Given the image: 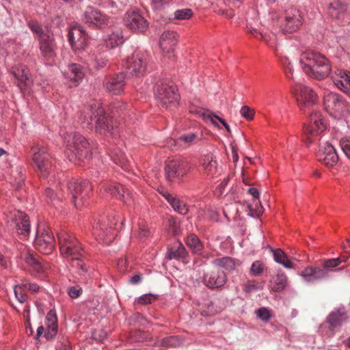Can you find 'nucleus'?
<instances>
[{"mask_svg":"<svg viewBox=\"0 0 350 350\" xmlns=\"http://www.w3.org/2000/svg\"><path fill=\"white\" fill-rule=\"evenodd\" d=\"M59 250L62 256L70 261L72 268L81 277L88 273V267L84 262L86 252L75 235L68 232H61L58 234Z\"/></svg>","mask_w":350,"mask_h":350,"instance_id":"nucleus-1","label":"nucleus"},{"mask_svg":"<svg viewBox=\"0 0 350 350\" xmlns=\"http://www.w3.org/2000/svg\"><path fill=\"white\" fill-rule=\"evenodd\" d=\"M81 123L88 128L94 129L100 134L111 133L113 130V125L111 117L107 116L101 103L97 100H92L80 111Z\"/></svg>","mask_w":350,"mask_h":350,"instance_id":"nucleus-2","label":"nucleus"},{"mask_svg":"<svg viewBox=\"0 0 350 350\" xmlns=\"http://www.w3.org/2000/svg\"><path fill=\"white\" fill-rule=\"evenodd\" d=\"M300 64L304 72L310 77L322 80L331 72L329 59L323 54L314 51H306L301 54Z\"/></svg>","mask_w":350,"mask_h":350,"instance_id":"nucleus-3","label":"nucleus"},{"mask_svg":"<svg viewBox=\"0 0 350 350\" xmlns=\"http://www.w3.org/2000/svg\"><path fill=\"white\" fill-rule=\"evenodd\" d=\"M31 159L37 173L47 177L53 168V158L48 148L42 144H37L31 148Z\"/></svg>","mask_w":350,"mask_h":350,"instance_id":"nucleus-4","label":"nucleus"},{"mask_svg":"<svg viewBox=\"0 0 350 350\" xmlns=\"http://www.w3.org/2000/svg\"><path fill=\"white\" fill-rule=\"evenodd\" d=\"M64 141L68 149L79 160L89 159L91 156V148L88 139L77 132H66Z\"/></svg>","mask_w":350,"mask_h":350,"instance_id":"nucleus-5","label":"nucleus"},{"mask_svg":"<svg viewBox=\"0 0 350 350\" xmlns=\"http://www.w3.org/2000/svg\"><path fill=\"white\" fill-rule=\"evenodd\" d=\"M176 90V87L173 85L164 82L157 84L154 88V95L158 105L165 109L176 106L179 99V95Z\"/></svg>","mask_w":350,"mask_h":350,"instance_id":"nucleus-6","label":"nucleus"},{"mask_svg":"<svg viewBox=\"0 0 350 350\" xmlns=\"http://www.w3.org/2000/svg\"><path fill=\"white\" fill-rule=\"evenodd\" d=\"M326 129L325 120L319 111H312L310 116V123L303 127L304 140L307 144L314 142L313 138Z\"/></svg>","mask_w":350,"mask_h":350,"instance_id":"nucleus-7","label":"nucleus"},{"mask_svg":"<svg viewBox=\"0 0 350 350\" xmlns=\"http://www.w3.org/2000/svg\"><path fill=\"white\" fill-rule=\"evenodd\" d=\"M68 189L75 207L79 208L85 205L91 191V185L88 180L70 181Z\"/></svg>","mask_w":350,"mask_h":350,"instance_id":"nucleus-8","label":"nucleus"},{"mask_svg":"<svg viewBox=\"0 0 350 350\" xmlns=\"http://www.w3.org/2000/svg\"><path fill=\"white\" fill-rule=\"evenodd\" d=\"M301 16L299 11L291 8L284 11L278 18L279 24L282 31L292 33L296 31L301 25Z\"/></svg>","mask_w":350,"mask_h":350,"instance_id":"nucleus-9","label":"nucleus"},{"mask_svg":"<svg viewBox=\"0 0 350 350\" xmlns=\"http://www.w3.org/2000/svg\"><path fill=\"white\" fill-rule=\"evenodd\" d=\"M124 25L131 31L144 33L149 27V23L137 10H128L123 18Z\"/></svg>","mask_w":350,"mask_h":350,"instance_id":"nucleus-10","label":"nucleus"},{"mask_svg":"<svg viewBox=\"0 0 350 350\" xmlns=\"http://www.w3.org/2000/svg\"><path fill=\"white\" fill-rule=\"evenodd\" d=\"M146 55L136 52L129 56L125 63L126 74L131 77H140L146 72L147 67Z\"/></svg>","mask_w":350,"mask_h":350,"instance_id":"nucleus-11","label":"nucleus"},{"mask_svg":"<svg viewBox=\"0 0 350 350\" xmlns=\"http://www.w3.org/2000/svg\"><path fill=\"white\" fill-rule=\"evenodd\" d=\"M83 21L90 27L95 29H104L109 26L110 21L109 17L99 10L88 7L82 16Z\"/></svg>","mask_w":350,"mask_h":350,"instance_id":"nucleus-12","label":"nucleus"},{"mask_svg":"<svg viewBox=\"0 0 350 350\" xmlns=\"http://www.w3.org/2000/svg\"><path fill=\"white\" fill-rule=\"evenodd\" d=\"M8 223L18 234L26 237L30 233V224L28 216L23 212L15 210L7 215Z\"/></svg>","mask_w":350,"mask_h":350,"instance_id":"nucleus-13","label":"nucleus"},{"mask_svg":"<svg viewBox=\"0 0 350 350\" xmlns=\"http://www.w3.org/2000/svg\"><path fill=\"white\" fill-rule=\"evenodd\" d=\"M8 223L18 234L26 237L30 233V224L28 216L23 212L15 210L7 215Z\"/></svg>","mask_w":350,"mask_h":350,"instance_id":"nucleus-14","label":"nucleus"},{"mask_svg":"<svg viewBox=\"0 0 350 350\" xmlns=\"http://www.w3.org/2000/svg\"><path fill=\"white\" fill-rule=\"evenodd\" d=\"M191 169V164L187 160H173L168 162L165 167V176L168 180H180Z\"/></svg>","mask_w":350,"mask_h":350,"instance_id":"nucleus-15","label":"nucleus"},{"mask_svg":"<svg viewBox=\"0 0 350 350\" xmlns=\"http://www.w3.org/2000/svg\"><path fill=\"white\" fill-rule=\"evenodd\" d=\"M68 40L76 53L83 52L88 46V35L81 25H75L70 29Z\"/></svg>","mask_w":350,"mask_h":350,"instance_id":"nucleus-16","label":"nucleus"},{"mask_svg":"<svg viewBox=\"0 0 350 350\" xmlns=\"http://www.w3.org/2000/svg\"><path fill=\"white\" fill-rule=\"evenodd\" d=\"M33 245L40 252L46 255L50 254L55 246L54 236L49 230L38 232Z\"/></svg>","mask_w":350,"mask_h":350,"instance_id":"nucleus-17","label":"nucleus"},{"mask_svg":"<svg viewBox=\"0 0 350 350\" xmlns=\"http://www.w3.org/2000/svg\"><path fill=\"white\" fill-rule=\"evenodd\" d=\"M318 160L327 167H334L338 161V156L334 146L327 142L321 144L317 153Z\"/></svg>","mask_w":350,"mask_h":350,"instance_id":"nucleus-18","label":"nucleus"},{"mask_svg":"<svg viewBox=\"0 0 350 350\" xmlns=\"http://www.w3.org/2000/svg\"><path fill=\"white\" fill-rule=\"evenodd\" d=\"M294 92L301 110L304 108H310L316 100V94L309 87L296 85Z\"/></svg>","mask_w":350,"mask_h":350,"instance_id":"nucleus-19","label":"nucleus"},{"mask_svg":"<svg viewBox=\"0 0 350 350\" xmlns=\"http://www.w3.org/2000/svg\"><path fill=\"white\" fill-rule=\"evenodd\" d=\"M325 109L332 115L340 114L346 109L343 98L338 94L329 92L324 96Z\"/></svg>","mask_w":350,"mask_h":350,"instance_id":"nucleus-20","label":"nucleus"},{"mask_svg":"<svg viewBox=\"0 0 350 350\" xmlns=\"http://www.w3.org/2000/svg\"><path fill=\"white\" fill-rule=\"evenodd\" d=\"M227 277L224 271L216 266L207 271L203 277L204 284L210 288H217L224 286Z\"/></svg>","mask_w":350,"mask_h":350,"instance_id":"nucleus-21","label":"nucleus"},{"mask_svg":"<svg viewBox=\"0 0 350 350\" xmlns=\"http://www.w3.org/2000/svg\"><path fill=\"white\" fill-rule=\"evenodd\" d=\"M112 225H109L105 217L95 219L92 225L93 234L104 243H109L111 241V237Z\"/></svg>","mask_w":350,"mask_h":350,"instance_id":"nucleus-22","label":"nucleus"},{"mask_svg":"<svg viewBox=\"0 0 350 350\" xmlns=\"http://www.w3.org/2000/svg\"><path fill=\"white\" fill-rule=\"evenodd\" d=\"M42 55L46 59H52L56 55V45L52 33H42L39 40Z\"/></svg>","mask_w":350,"mask_h":350,"instance_id":"nucleus-23","label":"nucleus"},{"mask_svg":"<svg viewBox=\"0 0 350 350\" xmlns=\"http://www.w3.org/2000/svg\"><path fill=\"white\" fill-rule=\"evenodd\" d=\"M12 73L17 80L16 84L21 89H25L33 83V79L28 68L23 64L12 68Z\"/></svg>","mask_w":350,"mask_h":350,"instance_id":"nucleus-24","label":"nucleus"},{"mask_svg":"<svg viewBox=\"0 0 350 350\" xmlns=\"http://www.w3.org/2000/svg\"><path fill=\"white\" fill-rule=\"evenodd\" d=\"M124 79L125 75L122 72L115 76L107 77L103 81L104 87L109 92L119 94L123 91L125 85Z\"/></svg>","mask_w":350,"mask_h":350,"instance_id":"nucleus-25","label":"nucleus"},{"mask_svg":"<svg viewBox=\"0 0 350 350\" xmlns=\"http://www.w3.org/2000/svg\"><path fill=\"white\" fill-rule=\"evenodd\" d=\"M332 78L334 85L340 90L350 96V72L336 69Z\"/></svg>","mask_w":350,"mask_h":350,"instance_id":"nucleus-26","label":"nucleus"},{"mask_svg":"<svg viewBox=\"0 0 350 350\" xmlns=\"http://www.w3.org/2000/svg\"><path fill=\"white\" fill-rule=\"evenodd\" d=\"M299 275L308 282H314L326 278L325 269L319 267H307Z\"/></svg>","mask_w":350,"mask_h":350,"instance_id":"nucleus-27","label":"nucleus"},{"mask_svg":"<svg viewBox=\"0 0 350 350\" xmlns=\"http://www.w3.org/2000/svg\"><path fill=\"white\" fill-rule=\"evenodd\" d=\"M107 61V54L104 51L100 52V49H98L96 52L89 54L85 60L88 66L94 69L104 67L106 66Z\"/></svg>","mask_w":350,"mask_h":350,"instance_id":"nucleus-28","label":"nucleus"},{"mask_svg":"<svg viewBox=\"0 0 350 350\" xmlns=\"http://www.w3.org/2000/svg\"><path fill=\"white\" fill-rule=\"evenodd\" d=\"M298 53L299 52L297 49H294L293 50H291V49H286L284 55L280 54L278 53V51L276 50V55L278 56L280 64L283 67L284 73L286 77L288 79H293V68L291 62L289 60L288 57L286 56V55H293V53H295V55H297L298 54Z\"/></svg>","mask_w":350,"mask_h":350,"instance_id":"nucleus-29","label":"nucleus"},{"mask_svg":"<svg viewBox=\"0 0 350 350\" xmlns=\"http://www.w3.org/2000/svg\"><path fill=\"white\" fill-rule=\"evenodd\" d=\"M102 189L111 196L119 198L124 202H127V200L130 198V193L120 185H104Z\"/></svg>","mask_w":350,"mask_h":350,"instance_id":"nucleus-30","label":"nucleus"},{"mask_svg":"<svg viewBox=\"0 0 350 350\" xmlns=\"http://www.w3.org/2000/svg\"><path fill=\"white\" fill-rule=\"evenodd\" d=\"M202 133L201 132H189L182 135L177 139L172 140L174 145L190 146L201 140Z\"/></svg>","mask_w":350,"mask_h":350,"instance_id":"nucleus-31","label":"nucleus"},{"mask_svg":"<svg viewBox=\"0 0 350 350\" xmlns=\"http://www.w3.org/2000/svg\"><path fill=\"white\" fill-rule=\"evenodd\" d=\"M327 12L332 18H343L347 12V7L340 0H332L327 8Z\"/></svg>","mask_w":350,"mask_h":350,"instance_id":"nucleus-32","label":"nucleus"},{"mask_svg":"<svg viewBox=\"0 0 350 350\" xmlns=\"http://www.w3.org/2000/svg\"><path fill=\"white\" fill-rule=\"evenodd\" d=\"M64 75L66 79L73 83V85H77L83 78L84 72L79 65L70 64L65 70Z\"/></svg>","mask_w":350,"mask_h":350,"instance_id":"nucleus-33","label":"nucleus"},{"mask_svg":"<svg viewBox=\"0 0 350 350\" xmlns=\"http://www.w3.org/2000/svg\"><path fill=\"white\" fill-rule=\"evenodd\" d=\"M46 329L44 336L47 340L53 339L57 333V317L53 311L48 312L46 317Z\"/></svg>","mask_w":350,"mask_h":350,"instance_id":"nucleus-34","label":"nucleus"},{"mask_svg":"<svg viewBox=\"0 0 350 350\" xmlns=\"http://www.w3.org/2000/svg\"><path fill=\"white\" fill-rule=\"evenodd\" d=\"M21 257L37 272H41L46 268V265L43 264L41 258L33 253L26 251L22 254Z\"/></svg>","mask_w":350,"mask_h":350,"instance_id":"nucleus-35","label":"nucleus"},{"mask_svg":"<svg viewBox=\"0 0 350 350\" xmlns=\"http://www.w3.org/2000/svg\"><path fill=\"white\" fill-rule=\"evenodd\" d=\"M176 44V33L173 31H164L160 40V46L163 51H170Z\"/></svg>","mask_w":350,"mask_h":350,"instance_id":"nucleus-36","label":"nucleus"},{"mask_svg":"<svg viewBox=\"0 0 350 350\" xmlns=\"http://www.w3.org/2000/svg\"><path fill=\"white\" fill-rule=\"evenodd\" d=\"M191 112L196 113V114H198L200 117H202L205 120H210L214 126H215L218 128H220V126H219V124L217 122V120H218L219 122H221L222 124V125L225 127V129L228 131V133L230 132V127H229L228 124L224 121V120H223L221 118H219V116L211 113L210 111L200 109V110H196V111H191Z\"/></svg>","mask_w":350,"mask_h":350,"instance_id":"nucleus-37","label":"nucleus"},{"mask_svg":"<svg viewBox=\"0 0 350 350\" xmlns=\"http://www.w3.org/2000/svg\"><path fill=\"white\" fill-rule=\"evenodd\" d=\"M347 319V311L340 308L336 312H332L327 317V322L333 328L340 326Z\"/></svg>","mask_w":350,"mask_h":350,"instance_id":"nucleus-38","label":"nucleus"},{"mask_svg":"<svg viewBox=\"0 0 350 350\" xmlns=\"http://www.w3.org/2000/svg\"><path fill=\"white\" fill-rule=\"evenodd\" d=\"M203 166L206 174L208 176H214L217 172V162L215 157L210 154L204 156L203 159Z\"/></svg>","mask_w":350,"mask_h":350,"instance_id":"nucleus-39","label":"nucleus"},{"mask_svg":"<svg viewBox=\"0 0 350 350\" xmlns=\"http://www.w3.org/2000/svg\"><path fill=\"white\" fill-rule=\"evenodd\" d=\"M187 245L193 254H200L203 249V245L199 238L191 234L188 236L187 239Z\"/></svg>","mask_w":350,"mask_h":350,"instance_id":"nucleus-40","label":"nucleus"},{"mask_svg":"<svg viewBox=\"0 0 350 350\" xmlns=\"http://www.w3.org/2000/svg\"><path fill=\"white\" fill-rule=\"evenodd\" d=\"M182 343V340L176 336L165 337L157 341L154 343L156 347H174L179 346Z\"/></svg>","mask_w":350,"mask_h":350,"instance_id":"nucleus-41","label":"nucleus"},{"mask_svg":"<svg viewBox=\"0 0 350 350\" xmlns=\"http://www.w3.org/2000/svg\"><path fill=\"white\" fill-rule=\"evenodd\" d=\"M273 258L277 262L282 265L284 267L293 268V263L288 259L286 254L281 249L278 248L273 250Z\"/></svg>","mask_w":350,"mask_h":350,"instance_id":"nucleus-42","label":"nucleus"},{"mask_svg":"<svg viewBox=\"0 0 350 350\" xmlns=\"http://www.w3.org/2000/svg\"><path fill=\"white\" fill-rule=\"evenodd\" d=\"M272 289L276 292L282 291L287 284V277L284 273H278L273 278Z\"/></svg>","mask_w":350,"mask_h":350,"instance_id":"nucleus-43","label":"nucleus"},{"mask_svg":"<svg viewBox=\"0 0 350 350\" xmlns=\"http://www.w3.org/2000/svg\"><path fill=\"white\" fill-rule=\"evenodd\" d=\"M338 265L339 261L336 258L325 259L321 261V268L322 269H325L326 278L328 276V273L329 271H333L336 270H342L345 268V267H343L336 269V268L338 267Z\"/></svg>","mask_w":350,"mask_h":350,"instance_id":"nucleus-44","label":"nucleus"},{"mask_svg":"<svg viewBox=\"0 0 350 350\" xmlns=\"http://www.w3.org/2000/svg\"><path fill=\"white\" fill-rule=\"evenodd\" d=\"M213 263L217 267H222L228 271L234 269L236 267L235 260L230 257L217 258L213 261Z\"/></svg>","mask_w":350,"mask_h":350,"instance_id":"nucleus-45","label":"nucleus"},{"mask_svg":"<svg viewBox=\"0 0 350 350\" xmlns=\"http://www.w3.org/2000/svg\"><path fill=\"white\" fill-rule=\"evenodd\" d=\"M111 157L113 162L117 165H120L122 168L124 170L128 169L129 161L126 157L124 153L121 151H112L111 152Z\"/></svg>","mask_w":350,"mask_h":350,"instance_id":"nucleus-46","label":"nucleus"},{"mask_svg":"<svg viewBox=\"0 0 350 350\" xmlns=\"http://www.w3.org/2000/svg\"><path fill=\"white\" fill-rule=\"evenodd\" d=\"M106 48L112 49L123 42V36L120 32H113L105 39Z\"/></svg>","mask_w":350,"mask_h":350,"instance_id":"nucleus-47","label":"nucleus"},{"mask_svg":"<svg viewBox=\"0 0 350 350\" xmlns=\"http://www.w3.org/2000/svg\"><path fill=\"white\" fill-rule=\"evenodd\" d=\"M14 295L20 303H24L27 299V290L23 286V283L16 285L14 288Z\"/></svg>","mask_w":350,"mask_h":350,"instance_id":"nucleus-48","label":"nucleus"},{"mask_svg":"<svg viewBox=\"0 0 350 350\" xmlns=\"http://www.w3.org/2000/svg\"><path fill=\"white\" fill-rule=\"evenodd\" d=\"M187 254L185 247L179 243L176 248H172L168 253L170 258H184Z\"/></svg>","mask_w":350,"mask_h":350,"instance_id":"nucleus-49","label":"nucleus"},{"mask_svg":"<svg viewBox=\"0 0 350 350\" xmlns=\"http://www.w3.org/2000/svg\"><path fill=\"white\" fill-rule=\"evenodd\" d=\"M170 205L175 211L181 215H186L189 212V206L187 204L177 198L174 200L173 204Z\"/></svg>","mask_w":350,"mask_h":350,"instance_id":"nucleus-50","label":"nucleus"},{"mask_svg":"<svg viewBox=\"0 0 350 350\" xmlns=\"http://www.w3.org/2000/svg\"><path fill=\"white\" fill-rule=\"evenodd\" d=\"M174 14L175 18L178 20H186L191 17L193 12L191 9L185 8L175 11Z\"/></svg>","mask_w":350,"mask_h":350,"instance_id":"nucleus-51","label":"nucleus"},{"mask_svg":"<svg viewBox=\"0 0 350 350\" xmlns=\"http://www.w3.org/2000/svg\"><path fill=\"white\" fill-rule=\"evenodd\" d=\"M264 271V265L261 261L256 260L252 265L250 272L254 275H260Z\"/></svg>","mask_w":350,"mask_h":350,"instance_id":"nucleus-52","label":"nucleus"},{"mask_svg":"<svg viewBox=\"0 0 350 350\" xmlns=\"http://www.w3.org/2000/svg\"><path fill=\"white\" fill-rule=\"evenodd\" d=\"M340 146L345 155L350 159V137L340 139Z\"/></svg>","mask_w":350,"mask_h":350,"instance_id":"nucleus-53","label":"nucleus"},{"mask_svg":"<svg viewBox=\"0 0 350 350\" xmlns=\"http://www.w3.org/2000/svg\"><path fill=\"white\" fill-rule=\"evenodd\" d=\"M56 350H72L70 342L67 338L62 337L57 341Z\"/></svg>","mask_w":350,"mask_h":350,"instance_id":"nucleus-54","label":"nucleus"},{"mask_svg":"<svg viewBox=\"0 0 350 350\" xmlns=\"http://www.w3.org/2000/svg\"><path fill=\"white\" fill-rule=\"evenodd\" d=\"M241 115L248 120H251L253 118L254 111L252 109L248 106H243L240 110Z\"/></svg>","mask_w":350,"mask_h":350,"instance_id":"nucleus-55","label":"nucleus"},{"mask_svg":"<svg viewBox=\"0 0 350 350\" xmlns=\"http://www.w3.org/2000/svg\"><path fill=\"white\" fill-rule=\"evenodd\" d=\"M257 317L264 321H267L270 319L271 314L268 309L266 308H260L257 312Z\"/></svg>","mask_w":350,"mask_h":350,"instance_id":"nucleus-56","label":"nucleus"},{"mask_svg":"<svg viewBox=\"0 0 350 350\" xmlns=\"http://www.w3.org/2000/svg\"><path fill=\"white\" fill-rule=\"evenodd\" d=\"M44 196L47 203H52L57 198V194L51 188H46L44 190Z\"/></svg>","mask_w":350,"mask_h":350,"instance_id":"nucleus-57","label":"nucleus"},{"mask_svg":"<svg viewBox=\"0 0 350 350\" xmlns=\"http://www.w3.org/2000/svg\"><path fill=\"white\" fill-rule=\"evenodd\" d=\"M29 25L31 31L38 36L39 39L42 33H50L49 31H44L36 22H30Z\"/></svg>","mask_w":350,"mask_h":350,"instance_id":"nucleus-58","label":"nucleus"},{"mask_svg":"<svg viewBox=\"0 0 350 350\" xmlns=\"http://www.w3.org/2000/svg\"><path fill=\"white\" fill-rule=\"evenodd\" d=\"M82 293V288L79 286H74L68 288V294L71 298H77Z\"/></svg>","mask_w":350,"mask_h":350,"instance_id":"nucleus-59","label":"nucleus"},{"mask_svg":"<svg viewBox=\"0 0 350 350\" xmlns=\"http://www.w3.org/2000/svg\"><path fill=\"white\" fill-rule=\"evenodd\" d=\"M168 224L173 233L176 234L178 232L180 222L176 217H170L168 219Z\"/></svg>","mask_w":350,"mask_h":350,"instance_id":"nucleus-60","label":"nucleus"},{"mask_svg":"<svg viewBox=\"0 0 350 350\" xmlns=\"http://www.w3.org/2000/svg\"><path fill=\"white\" fill-rule=\"evenodd\" d=\"M23 286L25 287L27 291H29L32 293H36L40 288V286L38 284H36V283H31L27 280L23 281Z\"/></svg>","mask_w":350,"mask_h":350,"instance_id":"nucleus-61","label":"nucleus"},{"mask_svg":"<svg viewBox=\"0 0 350 350\" xmlns=\"http://www.w3.org/2000/svg\"><path fill=\"white\" fill-rule=\"evenodd\" d=\"M92 336L96 340L102 342L107 338V334L103 330H95L92 333Z\"/></svg>","mask_w":350,"mask_h":350,"instance_id":"nucleus-62","label":"nucleus"},{"mask_svg":"<svg viewBox=\"0 0 350 350\" xmlns=\"http://www.w3.org/2000/svg\"><path fill=\"white\" fill-rule=\"evenodd\" d=\"M150 232L146 224L142 223L139 224V237L144 238L149 235Z\"/></svg>","mask_w":350,"mask_h":350,"instance_id":"nucleus-63","label":"nucleus"},{"mask_svg":"<svg viewBox=\"0 0 350 350\" xmlns=\"http://www.w3.org/2000/svg\"><path fill=\"white\" fill-rule=\"evenodd\" d=\"M256 289L257 283L255 281H248L244 286V291L247 293H251Z\"/></svg>","mask_w":350,"mask_h":350,"instance_id":"nucleus-64","label":"nucleus"}]
</instances>
